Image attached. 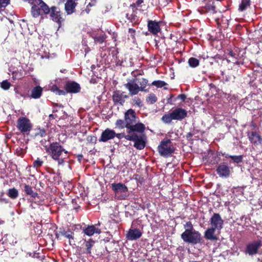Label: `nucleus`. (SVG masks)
Listing matches in <instances>:
<instances>
[{
  "mask_svg": "<svg viewBox=\"0 0 262 262\" xmlns=\"http://www.w3.org/2000/svg\"><path fill=\"white\" fill-rule=\"evenodd\" d=\"M136 115L135 112L129 109L124 114V119L126 122L127 133L130 134L132 132H137L142 134L145 129V126L142 123L136 122Z\"/></svg>",
  "mask_w": 262,
  "mask_h": 262,
  "instance_id": "nucleus-1",
  "label": "nucleus"
},
{
  "mask_svg": "<svg viewBox=\"0 0 262 262\" xmlns=\"http://www.w3.org/2000/svg\"><path fill=\"white\" fill-rule=\"evenodd\" d=\"M46 150L54 160L57 161L58 165L63 164L64 159L67 157L68 151L58 143H51L49 146L46 147Z\"/></svg>",
  "mask_w": 262,
  "mask_h": 262,
  "instance_id": "nucleus-2",
  "label": "nucleus"
},
{
  "mask_svg": "<svg viewBox=\"0 0 262 262\" xmlns=\"http://www.w3.org/2000/svg\"><path fill=\"white\" fill-rule=\"evenodd\" d=\"M187 116V111L181 107H176L169 113L163 115L162 121L167 124L171 123L173 120H182Z\"/></svg>",
  "mask_w": 262,
  "mask_h": 262,
  "instance_id": "nucleus-3",
  "label": "nucleus"
},
{
  "mask_svg": "<svg viewBox=\"0 0 262 262\" xmlns=\"http://www.w3.org/2000/svg\"><path fill=\"white\" fill-rule=\"evenodd\" d=\"M128 134L126 137V140L134 142V146L137 149H143L146 144V137L145 135H138L135 132Z\"/></svg>",
  "mask_w": 262,
  "mask_h": 262,
  "instance_id": "nucleus-4",
  "label": "nucleus"
},
{
  "mask_svg": "<svg viewBox=\"0 0 262 262\" xmlns=\"http://www.w3.org/2000/svg\"><path fill=\"white\" fill-rule=\"evenodd\" d=\"M160 155L164 157H168L174 151L172 143L170 140L163 139L158 147Z\"/></svg>",
  "mask_w": 262,
  "mask_h": 262,
  "instance_id": "nucleus-5",
  "label": "nucleus"
},
{
  "mask_svg": "<svg viewBox=\"0 0 262 262\" xmlns=\"http://www.w3.org/2000/svg\"><path fill=\"white\" fill-rule=\"evenodd\" d=\"M182 239L186 243L196 244L200 242L201 234L197 231H185L181 234Z\"/></svg>",
  "mask_w": 262,
  "mask_h": 262,
  "instance_id": "nucleus-6",
  "label": "nucleus"
},
{
  "mask_svg": "<svg viewBox=\"0 0 262 262\" xmlns=\"http://www.w3.org/2000/svg\"><path fill=\"white\" fill-rule=\"evenodd\" d=\"M17 128L22 133L29 132L32 128L30 120L24 117H20L17 121Z\"/></svg>",
  "mask_w": 262,
  "mask_h": 262,
  "instance_id": "nucleus-7",
  "label": "nucleus"
},
{
  "mask_svg": "<svg viewBox=\"0 0 262 262\" xmlns=\"http://www.w3.org/2000/svg\"><path fill=\"white\" fill-rule=\"evenodd\" d=\"M211 227L220 231L223 228L224 221L219 213H214L210 219Z\"/></svg>",
  "mask_w": 262,
  "mask_h": 262,
  "instance_id": "nucleus-8",
  "label": "nucleus"
},
{
  "mask_svg": "<svg viewBox=\"0 0 262 262\" xmlns=\"http://www.w3.org/2000/svg\"><path fill=\"white\" fill-rule=\"evenodd\" d=\"M261 246L260 241H253L248 244L245 250V253L249 255H253L257 253L258 250Z\"/></svg>",
  "mask_w": 262,
  "mask_h": 262,
  "instance_id": "nucleus-9",
  "label": "nucleus"
},
{
  "mask_svg": "<svg viewBox=\"0 0 262 262\" xmlns=\"http://www.w3.org/2000/svg\"><path fill=\"white\" fill-rule=\"evenodd\" d=\"M112 98L115 104L123 105L125 99L128 98V96L126 95L123 92L116 91L114 92Z\"/></svg>",
  "mask_w": 262,
  "mask_h": 262,
  "instance_id": "nucleus-10",
  "label": "nucleus"
},
{
  "mask_svg": "<svg viewBox=\"0 0 262 262\" xmlns=\"http://www.w3.org/2000/svg\"><path fill=\"white\" fill-rule=\"evenodd\" d=\"M90 36L94 40L96 43H102L106 39L105 34L101 30H94L90 33Z\"/></svg>",
  "mask_w": 262,
  "mask_h": 262,
  "instance_id": "nucleus-11",
  "label": "nucleus"
},
{
  "mask_svg": "<svg viewBox=\"0 0 262 262\" xmlns=\"http://www.w3.org/2000/svg\"><path fill=\"white\" fill-rule=\"evenodd\" d=\"M137 80V79H133L124 84V86L128 90L129 94L132 96L137 95L140 91Z\"/></svg>",
  "mask_w": 262,
  "mask_h": 262,
  "instance_id": "nucleus-12",
  "label": "nucleus"
},
{
  "mask_svg": "<svg viewBox=\"0 0 262 262\" xmlns=\"http://www.w3.org/2000/svg\"><path fill=\"white\" fill-rule=\"evenodd\" d=\"M218 175L221 178H228L231 173L230 168L225 163L220 164L216 168Z\"/></svg>",
  "mask_w": 262,
  "mask_h": 262,
  "instance_id": "nucleus-13",
  "label": "nucleus"
},
{
  "mask_svg": "<svg viewBox=\"0 0 262 262\" xmlns=\"http://www.w3.org/2000/svg\"><path fill=\"white\" fill-rule=\"evenodd\" d=\"M50 17L54 21L58 24L59 27L61 26V22L63 21V19L61 16V12L59 8L56 7L51 8Z\"/></svg>",
  "mask_w": 262,
  "mask_h": 262,
  "instance_id": "nucleus-14",
  "label": "nucleus"
},
{
  "mask_svg": "<svg viewBox=\"0 0 262 262\" xmlns=\"http://www.w3.org/2000/svg\"><path fill=\"white\" fill-rule=\"evenodd\" d=\"M142 235V232L139 229L130 228L126 234V238L129 241H135L140 238Z\"/></svg>",
  "mask_w": 262,
  "mask_h": 262,
  "instance_id": "nucleus-15",
  "label": "nucleus"
},
{
  "mask_svg": "<svg viewBox=\"0 0 262 262\" xmlns=\"http://www.w3.org/2000/svg\"><path fill=\"white\" fill-rule=\"evenodd\" d=\"M222 156H225L226 158H230L234 163H239L242 162L243 157L242 155L239 156H231L228 154H222L221 152H218L214 156L215 160L216 163H217L220 161V158Z\"/></svg>",
  "mask_w": 262,
  "mask_h": 262,
  "instance_id": "nucleus-16",
  "label": "nucleus"
},
{
  "mask_svg": "<svg viewBox=\"0 0 262 262\" xmlns=\"http://www.w3.org/2000/svg\"><path fill=\"white\" fill-rule=\"evenodd\" d=\"M115 135L116 133L115 130L107 128L102 132L101 136L99 139V141L106 142L110 140L114 139L115 137Z\"/></svg>",
  "mask_w": 262,
  "mask_h": 262,
  "instance_id": "nucleus-17",
  "label": "nucleus"
},
{
  "mask_svg": "<svg viewBox=\"0 0 262 262\" xmlns=\"http://www.w3.org/2000/svg\"><path fill=\"white\" fill-rule=\"evenodd\" d=\"M99 225V223L97 225H89L83 229V232L89 236H91L94 234H99L101 232V229L97 227V226Z\"/></svg>",
  "mask_w": 262,
  "mask_h": 262,
  "instance_id": "nucleus-18",
  "label": "nucleus"
},
{
  "mask_svg": "<svg viewBox=\"0 0 262 262\" xmlns=\"http://www.w3.org/2000/svg\"><path fill=\"white\" fill-rule=\"evenodd\" d=\"M65 89L68 93H77L80 91L81 88L78 83L70 81L67 82Z\"/></svg>",
  "mask_w": 262,
  "mask_h": 262,
  "instance_id": "nucleus-19",
  "label": "nucleus"
},
{
  "mask_svg": "<svg viewBox=\"0 0 262 262\" xmlns=\"http://www.w3.org/2000/svg\"><path fill=\"white\" fill-rule=\"evenodd\" d=\"M111 187L116 195L119 193H126L128 191V188L126 186L121 183H113L111 185Z\"/></svg>",
  "mask_w": 262,
  "mask_h": 262,
  "instance_id": "nucleus-20",
  "label": "nucleus"
},
{
  "mask_svg": "<svg viewBox=\"0 0 262 262\" xmlns=\"http://www.w3.org/2000/svg\"><path fill=\"white\" fill-rule=\"evenodd\" d=\"M148 31L153 35H157L161 31L159 23L153 20H149L148 21Z\"/></svg>",
  "mask_w": 262,
  "mask_h": 262,
  "instance_id": "nucleus-21",
  "label": "nucleus"
},
{
  "mask_svg": "<svg viewBox=\"0 0 262 262\" xmlns=\"http://www.w3.org/2000/svg\"><path fill=\"white\" fill-rule=\"evenodd\" d=\"M248 138L251 142L254 144L258 145L262 142V138L256 132H252L248 134Z\"/></svg>",
  "mask_w": 262,
  "mask_h": 262,
  "instance_id": "nucleus-22",
  "label": "nucleus"
},
{
  "mask_svg": "<svg viewBox=\"0 0 262 262\" xmlns=\"http://www.w3.org/2000/svg\"><path fill=\"white\" fill-rule=\"evenodd\" d=\"M76 5L77 3L73 0H67L64 6L65 11L67 14L70 15L74 13Z\"/></svg>",
  "mask_w": 262,
  "mask_h": 262,
  "instance_id": "nucleus-23",
  "label": "nucleus"
},
{
  "mask_svg": "<svg viewBox=\"0 0 262 262\" xmlns=\"http://www.w3.org/2000/svg\"><path fill=\"white\" fill-rule=\"evenodd\" d=\"M216 230V229L212 227L208 228L205 232V238L210 241H216L217 239V237L215 235V232Z\"/></svg>",
  "mask_w": 262,
  "mask_h": 262,
  "instance_id": "nucleus-24",
  "label": "nucleus"
},
{
  "mask_svg": "<svg viewBox=\"0 0 262 262\" xmlns=\"http://www.w3.org/2000/svg\"><path fill=\"white\" fill-rule=\"evenodd\" d=\"M35 2L40 6L41 12H42L45 14L51 13V8L42 0H35Z\"/></svg>",
  "mask_w": 262,
  "mask_h": 262,
  "instance_id": "nucleus-25",
  "label": "nucleus"
},
{
  "mask_svg": "<svg viewBox=\"0 0 262 262\" xmlns=\"http://www.w3.org/2000/svg\"><path fill=\"white\" fill-rule=\"evenodd\" d=\"M31 8V14L34 17H37L42 15L40 6L36 4L35 0H33V3Z\"/></svg>",
  "mask_w": 262,
  "mask_h": 262,
  "instance_id": "nucleus-26",
  "label": "nucleus"
},
{
  "mask_svg": "<svg viewBox=\"0 0 262 262\" xmlns=\"http://www.w3.org/2000/svg\"><path fill=\"white\" fill-rule=\"evenodd\" d=\"M61 234L69 239V243L70 245H75L73 232L70 230H63L61 232Z\"/></svg>",
  "mask_w": 262,
  "mask_h": 262,
  "instance_id": "nucleus-27",
  "label": "nucleus"
},
{
  "mask_svg": "<svg viewBox=\"0 0 262 262\" xmlns=\"http://www.w3.org/2000/svg\"><path fill=\"white\" fill-rule=\"evenodd\" d=\"M42 89L40 86L34 87L31 91V97L34 99H38L41 96Z\"/></svg>",
  "mask_w": 262,
  "mask_h": 262,
  "instance_id": "nucleus-28",
  "label": "nucleus"
},
{
  "mask_svg": "<svg viewBox=\"0 0 262 262\" xmlns=\"http://www.w3.org/2000/svg\"><path fill=\"white\" fill-rule=\"evenodd\" d=\"M228 56L227 60L228 62H232L234 63H237L236 59L237 58L238 55L237 54L233 52L232 51H230L228 54Z\"/></svg>",
  "mask_w": 262,
  "mask_h": 262,
  "instance_id": "nucleus-29",
  "label": "nucleus"
},
{
  "mask_svg": "<svg viewBox=\"0 0 262 262\" xmlns=\"http://www.w3.org/2000/svg\"><path fill=\"white\" fill-rule=\"evenodd\" d=\"M95 242L90 238L88 241H85V247H86V251L85 253L86 254H91L92 253V248L94 245Z\"/></svg>",
  "mask_w": 262,
  "mask_h": 262,
  "instance_id": "nucleus-30",
  "label": "nucleus"
},
{
  "mask_svg": "<svg viewBox=\"0 0 262 262\" xmlns=\"http://www.w3.org/2000/svg\"><path fill=\"white\" fill-rule=\"evenodd\" d=\"M250 5V0H242L238 10L241 11L245 10Z\"/></svg>",
  "mask_w": 262,
  "mask_h": 262,
  "instance_id": "nucleus-31",
  "label": "nucleus"
},
{
  "mask_svg": "<svg viewBox=\"0 0 262 262\" xmlns=\"http://www.w3.org/2000/svg\"><path fill=\"white\" fill-rule=\"evenodd\" d=\"M24 190L28 195L33 198H35L37 194V193L33 191L32 187L28 185H25Z\"/></svg>",
  "mask_w": 262,
  "mask_h": 262,
  "instance_id": "nucleus-32",
  "label": "nucleus"
},
{
  "mask_svg": "<svg viewBox=\"0 0 262 262\" xmlns=\"http://www.w3.org/2000/svg\"><path fill=\"white\" fill-rule=\"evenodd\" d=\"M199 60L194 57H191L188 60V64L191 68H195L199 65Z\"/></svg>",
  "mask_w": 262,
  "mask_h": 262,
  "instance_id": "nucleus-33",
  "label": "nucleus"
},
{
  "mask_svg": "<svg viewBox=\"0 0 262 262\" xmlns=\"http://www.w3.org/2000/svg\"><path fill=\"white\" fill-rule=\"evenodd\" d=\"M135 35V30L132 28H129L128 31V39L131 40L133 42H134L136 40Z\"/></svg>",
  "mask_w": 262,
  "mask_h": 262,
  "instance_id": "nucleus-34",
  "label": "nucleus"
},
{
  "mask_svg": "<svg viewBox=\"0 0 262 262\" xmlns=\"http://www.w3.org/2000/svg\"><path fill=\"white\" fill-rule=\"evenodd\" d=\"M8 196L12 199H16L18 195V191L14 188L9 189L8 192Z\"/></svg>",
  "mask_w": 262,
  "mask_h": 262,
  "instance_id": "nucleus-35",
  "label": "nucleus"
},
{
  "mask_svg": "<svg viewBox=\"0 0 262 262\" xmlns=\"http://www.w3.org/2000/svg\"><path fill=\"white\" fill-rule=\"evenodd\" d=\"M148 83V80L145 78H142L139 81L140 84L139 89L140 91H145V88H146Z\"/></svg>",
  "mask_w": 262,
  "mask_h": 262,
  "instance_id": "nucleus-36",
  "label": "nucleus"
},
{
  "mask_svg": "<svg viewBox=\"0 0 262 262\" xmlns=\"http://www.w3.org/2000/svg\"><path fill=\"white\" fill-rule=\"evenodd\" d=\"M157 101V98L155 94L153 93L150 94L146 98V101L150 104H154Z\"/></svg>",
  "mask_w": 262,
  "mask_h": 262,
  "instance_id": "nucleus-37",
  "label": "nucleus"
},
{
  "mask_svg": "<svg viewBox=\"0 0 262 262\" xmlns=\"http://www.w3.org/2000/svg\"><path fill=\"white\" fill-rule=\"evenodd\" d=\"M151 85H154L157 88H162L167 85V84L164 81L155 80L152 82Z\"/></svg>",
  "mask_w": 262,
  "mask_h": 262,
  "instance_id": "nucleus-38",
  "label": "nucleus"
},
{
  "mask_svg": "<svg viewBox=\"0 0 262 262\" xmlns=\"http://www.w3.org/2000/svg\"><path fill=\"white\" fill-rule=\"evenodd\" d=\"M116 126L119 128H124L126 127V122L125 120H123L121 119H118L116 122Z\"/></svg>",
  "mask_w": 262,
  "mask_h": 262,
  "instance_id": "nucleus-39",
  "label": "nucleus"
},
{
  "mask_svg": "<svg viewBox=\"0 0 262 262\" xmlns=\"http://www.w3.org/2000/svg\"><path fill=\"white\" fill-rule=\"evenodd\" d=\"M10 72L12 73V78L13 79H19L21 77V74L18 72V70H10Z\"/></svg>",
  "mask_w": 262,
  "mask_h": 262,
  "instance_id": "nucleus-40",
  "label": "nucleus"
},
{
  "mask_svg": "<svg viewBox=\"0 0 262 262\" xmlns=\"http://www.w3.org/2000/svg\"><path fill=\"white\" fill-rule=\"evenodd\" d=\"M1 86L3 89L7 90L10 88L11 84L8 81V80H5L2 82Z\"/></svg>",
  "mask_w": 262,
  "mask_h": 262,
  "instance_id": "nucleus-41",
  "label": "nucleus"
},
{
  "mask_svg": "<svg viewBox=\"0 0 262 262\" xmlns=\"http://www.w3.org/2000/svg\"><path fill=\"white\" fill-rule=\"evenodd\" d=\"M133 101L134 105H136L140 108L143 106V103L139 98L135 97L133 99Z\"/></svg>",
  "mask_w": 262,
  "mask_h": 262,
  "instance_id": "nucleus-42",
  "label": "nucleus"
},
{
  "mask_svg": "<svg viewBox=\"0 0 262 262\" xmlns=\"http://www.w3.org/2000/svg\"><path fill=\"white\" fill-rule=\"evenodd\" d=\"M184 228L185 231H192L195 230L191 222H187L184 225Z\"/></svg>",
  "mask_w": 262,
  "mask_h": 262,
  "instance_id": "nucleus-43",
  "label": "nucleus"
},
{
  "mask_svg": "<svg viewBox=\"0 0 262 262\" xmlns=\"http://www.w3.org/2000/svg\"><path fill=\"white\" fill-rule=\"evenodd\" d=\"M43 164V161L41 160L39 158H37L35 161H34L33 165L34 166L38 168L40 167Z\"/></svg>",
  "mask_w": 262,
  "mask_h": 262,
  "instance_id": "nucleus-44",
  "label": "nucleus"
},
{
  "mask_svg": "<svg viewBox=\"0 0 262 262\" xmlns=\"http://www.w3.org/2000/svg\"><path fill=\"white\" fill-rule=\"evenodd\" d=\"M126 17L127 18V19L129 20L131 22H136V19L137 16L135 15L131 14L129 15L128 14H127Z\"/></svg>",
  "mask_w": 262,
  "mask_h": 262,
  "instance_id": "nucleus-45",
  "label": "nucleus"
},
{
  "mask_svg": "<svg viewBox=\"0 0 262 262\" xmlns=\"http://www.w3.org/2000/svg\"><path fill=\"white\" fill-rule=\"evenodd\" d=\"M127 136V135H125L124 133H119V134H116L115 137H116L119 139H121L123 138H124L126 139V137Z\"/></svg>",
  "mask_w": 262,
  "mask_h": 262,
  "instance_id": "nucleus-46",
  "label": "nucleus"
},
{
  "mask_svg": "<svg viewBox=\"0 0 262 262\" xmlns=\"http://www.w3.org/2000/svg\"><path fill=\"white\" fill-rule=\"evenodd\" d=\"M9 0H0V6L6 7L9 4Z\"/></svg>",
  "mask_w": 262,
  "mask_h": 262,
  "instance_id": "nucleus-47",
  "label": "nucleus"
},
{
  "mask_svg": "<svg viewBox=\"0 0 262 262\" xmlns=\"http://www.w3.org/2000/svg\"><path fill=\"white\" fill-rule=\"evenodd\" d=\"M0 203L7 204L8 203V201L7 199L4 198V194H1L0 196Z\"/></svg>",
  "mask_w": 262,
  "mask_h": 262,
  "instance_id": "nucleus-48",
  "label": "nucleus"
},
{
  "mask_svg": "<svg viewBox=\"0 0 262 262\" xmlns=\"http://www.w3.org/2000/svg\"><path fill=\"white\" fill-rule=\"evenodd\" d=\"M207 11H212L213 12H215V7L211 5H208L207 6Z\"/></svg>",
  "mask_w": 262,
  "mask_h": 262,
  "instance_id": "nucleus-49",
  "label": "nucleus"
},
{
  "mask_svg": "<svg viewBox=\"0 0 262 262\" xmlns=\"http://www.w3.org/2000/svg\"><path fill=\"white\" fill-rule=\"evenodd\" d=\"M58 88L56 85H53L51 89V90L52 92L55 93L57 94V92L58 91Z\"/></svg>",
  "mask_w": 262,
  "mask_h": 262,
  "instance_id": "nucleus-50",
  "label": "nucleus"
},
{
  "mask_svg": "<svg viewBox=\"0 0 262 262\" xmlns=\"http://www.w3.org/2000/svg\"><path fill=\"white\" fill-rule=\"evenodd\" d=\"M178 98L181 99L182 101H184L186 97L185 94H180L178 96Z\"/></svg>",
  "mask_w": 262,
  "mask_h": 262,
  "instance_id": "nucleus-51",
  "label": "nucleus"
},
{
  "mask_svg": "<svg viewBox=\"0 0 262 262\" xmlns=\"http://www.w3.org/2000/svg\"><path fill=\"white\" fill-rule=\"evenodd\" d=\"M65 94H66V92L64 91L60 90L59 89H58V91L57 93V94H58L59 95H64Z\"/></svg>",
  "mask_w": 262,
  "mask_h": 262,
  "instance_id": "nucleus-52",
  "label": "nucleus"
},
{
  "mask_svg": "<svg viewBox=\"0 0 262 262\" xmlns=\"http://www.w3.org/2000/svg\"><path fill=\"white\" fill-rule=\"evenodd\" d=\"M143 2V0H137L136 2V4L137 5L139 6V5H141Z\"/></svg>",
  "mask_w": 262,
  "mask_h": 262,
  "instance_id": "nucleus-53",
  "label": "nucleus"
},
{
  "mask_svg": "<svg viewBox=\"0 0 262 262\" xmlns=\"http://www.w3.org/2000/svg\"><path fill=\"white\" fill-rule=\"evenodd\" d=\"M125 196H126V195H121L118 196V199L119 200L124 199Z\"/></svg>",
  "mask_w": 262,
  "mask_h": 262,
  "instance_id": "nucleus-54",
  "label": "nucleus"
},
{
  "mask_svg": "<svg viewBox=\"0 0 262 262\" xmlns=\"http://www.w3.org/2000/svg\"><path fill=\"white\" fill-rule=\"evenodd\" d=\"M25 1H28L30 4H33V0H24Z\"/></svg>",
  "mask_w": 262,
  "mask_h": 262,
  "instance_id": "nucleus-55",
  "label": "nucleus"
},
{
  "mask_svg": "<svg viewBox=\"0 0 262 262\" xmlns=\"http://www.w3.org/2000/svg\"><path fill=\"white\" fill-rule=\"evenodd\" d=\"M49 118H50V119H54V115H52V114L50 115H49Z\"/></svg>",
  "mask_w": 262,
  "mask_h": 262,
  "instance_id": "nucleus-56",
  "label": "nucleus"
},
{
  "mask_svg": "<svg viewBox=\"0 0 262 262\" xmlns=\"http://www.w3.org/2000/svg\"><path fill=\"white\" fill-rule=\"evenodd\" d=\"M60 2L63 3L65 1V0H59Z\"/></svg>",
  "mask_w": 262,
  "mask_h": 262,
  "instance_id": "nucleus-57",
  "label": "nucleus"
},
{
  "mask_svg": "<svg viewBox=\"0 0 262 262\" xmlns=\"http://www.w3.org/2000/svg\"><path fill=\"white\" fill-rule=\"evenodd\" d=\"M88 6H92V5L91 3H89V5H88Z\"/></svg>",
  "mask_w": 262,
  "mask_h": 262,
  "instance_id": "nucleus-58",
  "label": "nucleus"
},
{
  "mask_svg": "<svg viewBox=\"0 0 262 262\" xmlns=\"http://www.w3.org/2000/svg\"><path fill=\"white\" fill-rule=\"evenodd\" d=\"M15 93H17V91L16 90V89H15Z\"/></svg>",
  "mask_w": 262,
  "mask_h": 262,
  "instance_id": "nucleus-59",
  "label": "nucleus"
}]
</instances>
